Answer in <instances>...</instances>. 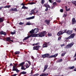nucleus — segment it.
<instances>
[{
  "mask_svg": "<svg viewBox=\"0 0 76 76\" xmlns=\"http://www.w3.org/2000/svg\"><path fill=\"white\" fill-rule=\"evenodd\" d=\"M28 9V7H26L25 6H23L21 8V9Z\"/></svg>",
  "mask_w": 76,
  "mask_h": 76,
  "instance_id": "nucleus-25",
  "label": "nucleus"
},
{
  "mask_svg": "<svg viewBox=\"0 0 76 76\" xmlns=\"http://www.w3.org/2000/svg\"><path fill=\"white\" fill-rule=\"evenodd\" d=\"M72 4H75V6H76V1H74L72 2Z\"/></svg>",
  "mask_w": 76,
  "mask_h": 76,
  "instance_id": "nucleus-38",
  "label": "nucleus"
},
{
  "mask_svg": "<svg viewBox=\"0 0 76 76\" xmlns=\"http://www.w3.org/2000/svg\"><path fill=\"white\" fill-rule=\"evenodd\" d=\"M45 11H47L48 10V8H46V9L45 10Z\"/></svg>",
  "mask_w": 76,
  "mask_h": 76,
  "instance_id": "nucleus-58",
  "label": "nucleus"
},
{
  "mask_svg": "<svg viewBox=\"0 0 76 76\" xmlns=\"http://www.w3.org/2000/svg\"><path fill=\"white\" fill-rule=\"evenodd\" d=\"M24 64H25V66H26V67L27 68L29 67V66L28 65V61H26L24 62Z\"/></svg>",
  "mask_w": 76,
  "mask_h": 76,
  "instance_id": "nucleus-6",
  "label": "nucleus"
},
{
  "mask_svg": "<svg viewBox=\"0 0 76 76\" xmlns=\"http://www.w3.org/2000/svg\"><path fill=\"white\" fill-rule=\"evenodd\" d=\"M48 75V73L46 74H42L41 75H40V76H47Z\"/></svg>",
  "mask_w": 76,
  "mask_h": 76,
  "instance_id": "nucleus-24",
  "label": "nucleus"
},
{
  "mask_svg": "<svg viewBox=\"0 0 76 76\" xmlns=\"http://www.w3.org/2000/svg\"><path fill=\"white\" fill-rule=\"evenodd\" d=\"M58 56V54L56 53L55 55H52L48 57L49 58H56V56Z\"/></svg>",
  "mask_w": 76,
  "mask_h": 76,
  "instance_id": "nucleus-9",
  "label": "nucleus"
},
{
  "mask_svg": "<svg viewBox=\"0 0 76 76\" xmlns=\"http://www.w3.org/2000/svg\"><path fill=\"white\" fill-rule=\"evenodd\" d=\"M45 22L46 23L47 25H48V21H47V20H45Z\"/></svg>",
  "mask_w": 76,
  "mask_h": 76,
  "instance_id": "nucleus-51",
  "label": "nucleus"
},
{
  "mask_svg": "<svg viewBox=\"0 0 76 76\" xmlns=\"http://www.w3.org/2000/svg\"><path fill=\"white\" fill-rule=\"evenodd\" d=\"M15 33H16V32H11V34L12 35H14V34H15Z\"/></svg>",
  "mask_w": 76,
  "mask_h": 76,
  "instance_id": "nucleus-42",
  "label": "nucleus"
},
{
  "mask_svg": "<svg viewBox=\"0 0 76 76\" xmlns=\"http://www.w3.org/2000/svg\"><path fill=\"white\" fill-rule=\"evenodd\" d=\"M10 39H11L10 37H7L6 38V40L7 41H9V42H10V44H11V42L10 41Z\"/></svg>",
  "mask_w": 76,
  "mask_h": 76,
  "instance_id": "nucleus-17",
  "label": "nucleus"
},
{
  "mask_svg": "<svg viewBox=\"0 0 76 76\" xmlns=\"http://www.w3.org/2000/svg\"><path fill=\"white\" fill-rule=\"evenodd\" d=\"M21 70H26V68H25V67L23 65L22 66L21 68Z\"/></svg>",
  "mask_w": 76,
  "mask_h": 76,
  "instance_id": "nucleus-26",
  "label": "nucleus"
},
{
  "mask_svg": "<svg viewBox=\"0 0 76 76\" xmlns=\"http://www.w3.org/2000/svg\"><path fill=\"white\" fill-rule=\"evenodd\" d=\"M74 68V66H72V67H69V68L70 69H73Z\"/></svg>",
  "mask_w": 76,
  "mask_h": 76,
  "instance_id": "nucleus-33",
  "label": "nucleus"
},
{
  "mask_svg": "<svg viewBox=\"0 0 76 76\" xmlns=\"http://www.w3.org/2000/svg\"><path fill=\"white\" fill-rule=\"evenodd\" d=\"M67 16V15L66 14H64V17H66Z\"/></svg>",
  "mask_w": 76,
  "mask_h": 76,
  "instance_id": "nucleus-54",
  "label": "nucleus"
},
{
  "mask_svg": "<svg viewBox=\"0 0 76 76\" xmlns=\"http://www.w3.org/2000/svg\"><path fill=\"white\" fill-rule=\"evenodd\" d=\"M63 11H64V10H63V9H61L60 10V12H63Z\"/></svg>",
  "mask_w": 76,
  "mask_h": 76,
  "instance_id": "nucleus-43",
  "label": "nucleus"
},
{
  "mask_svg": "<svg viewBox=\"0 0 76 76\" xmlns=\"http://www.w3.org/2000/svg\"><path fill=\"white\" fill-rule=\"evenodd\" d=\"M30 34H34V30L33 29H32L31 31H30Z\"/></svg>",
  "mask_w": 76,
  "mask_h": 76,
  "instance_id": "nucleus-29",
  "label": "nucleus"
},
{
  "mask_svg": "<svg viewBox=\"0 0 76 76\" xmlns=\"http://www.w3.org/2000/svg\"><path fill=\"white\" fill-rule=\"evenodd\" d=\"M48 44V43L47 42H45L44 43L43 45V47L44 48V47H47V45Z\"/></svg>",
  "mask_w": 76,
  "mask_h": 76,
  "instance_id": "nucleus-19",
  "label": "nucleus"
},
{
  "mask_svg": "<svg viewBox=\"0 0 76 76\" xmlns=\"http://www.w3.org/2000/svg\"><path fill=\"white\" fill-rule=\"evenodd\" d=\"M29 36H28L27 37H25L23 40V41H25V40H26V39H28V38H29Z\"/></svg>",
  "mask_w": 76,
  "mask_h": 76,
  "instance_id": "nucleus-28",
  "label": "nucleus"
},
{
  "mask_svg": "<svg viewBox=\"0 0 76 76\" xmlns=\"http://www.w3.org/2000/svg\"><path fill=\"white\" fill-rule=\"evenodd\" d=\"M34 18H35V16H33L31 17L27 18H26V19L27 20H31V19H34Z\"/></svg>",
  "mask_w": 76,
  "mask_h": 76,
  "instance_id": "nucleus-14",
  "label": "nucleus"
},
{
  "mask_svg": "<svg viewBox=\"0 0 76 76\" xmlns=\"http://www.w3.org/2000/svg\"><path fill=\"white\" fill-rule=\"evenodd\" d=\"M44 6L48 8V4H44Z\"/></svg>",
  "mask_w": 76,
  "mask_h": 76,
  "instance_id": "nucleus-31",
  "label": "nucleus"
},
{
  "mask_svg": "<svg viewBox=\"0 0 76 76\" xmlns=\"http://www.w3.org/2000/svg\"><path fill=\"white\" fill-rule=\"evenodd\" d=\"M60 46L61 47H63V46H65V45L64 44H63V45H61Z\"/></svg>",
  "mask_w": 76,
  "mask_h": 76,
  "instance_id": "nucleus-49",
  "label": "nucleus"
},
{
  "mask_svg": "<svg viewBox=\"0 0 76 76\" xmlns=\"http://www.w3.org/2000/svg\"><path fill=\"white\" fill-rule=\"evenodd\" d=\"M3 7H0V10H1V9H3Z\"/></svg>",
  "mask_w": 76,
  "mask_h": 76,
  "instance_id": "nucleus-57",
  "label": "nucleus"
},
{
  "mask_svg": "<svg viewBox=\"0 0 76 76\" xmlns=\"http://www.w3.org/2000/svg\"><path fill=\"white\" fill-rule=\"evenodd\" d=\"M45 34H46V32L43 31L41 33H39V34H37V35L38 37H44Z\"/></svg>",
  "mask_w": 76,
  "mask_h": 76,
  "instance_id": "nucleus-2",
  "label": "nucleus"
},
{
  "mask_svg": "<svg viewBox=\"0 0 76 76\" xmlns=\"http://www.w3.org/2000/svg\"><path fill=\"white\" fill-rule=\"evenodd\" d=\"M0 34L1 35H6V32L3 31H1L0 32Z\"/></svg>",
  "mask_w": 76,
  "mask_h": 76,
  "instance_id": "nucleus-16",
  "label": "nucleus"
},
{
  "mask_svg": "<svg viewBox=\"0 0 76 76\" xmlns=\"http://www.w3.org/2000/svg\"><path fill=\"white\" fill-rule=\"evenodd\" d=\"M10 66H13V64H12V63H11L10 65Z\"/></svg>",
  "mask_w": 76,
  "mask_h": 76,
  "instance_id": "nucleus-53",
  "label": "nucleus"
},
{
  "mask_svg": "<svg viewBox=\"0 0 76 76\" xmlns=\"http://www.w3.org/2000/svg\"><path fill=\"white\" fill-rule=\"evenodd\" d=\"M28 63L29 64V66H30L31 64V62H30V61H28Z\"/></svg>",
  "mask_w": 76,
  "mask_h": 76,
  "instance_id": "nucleus-45",
  "label": "nucleus"
},
{
  "mask_svg": "<svg viewBox=\"0 0 76 76\" xmlns=\"http://www.w3.org/2000/svg\"><path fill=\"white\" fill-rule=\"evenodd\" d=\"M53 7H52L51 9H53V8H54L55 7V6H56L57 5V4L56 2H53Z\"/></svg>",
  "mask_w": 76,
  "mask_h": 76,
  "instance_id": "nucleus-21",
  "label": "nucleus"
},
{
  "mask_svg": "<svg viewBox=\"0 0 76 76\" xmlns=\"http://www.w3.org/2000/svg\"><path fill=\"white\" fill-rule=\"evenodd\" d=\"M39 43H36V45H39Z\"/></svg>",
  "mask_w": 76,
  "mask_h": 76,
  "instance_id": "nucleus-56",
  "label": "nucleus"
},
{
  "mask_svg": "<svg viewBox=\"0 0 76 76\" xmlns=\"http://www.w3.org/2000/svg\"><path fill=\"white\" fill-rule=\"evenodd\" d=\"M20 4L21 5H22V6H23L25 5V4L24 3H22V4Z\"/></svg>",
  "mask_w": 76,
  "mask_h": 76,
  "instance_id": "nucleus-50",
  "label": "nucleus"
},
{
  "mask_svg": "<svg viewBox=\"0 0 76 76\" xmlns=\"http://www.w3.org/2000/svg\"><path fill=\"white\" fill-rule=\"evenodd\" d=\"M74 71H76V68L74 69Z\"/></svg>",
  "mask_w": 76,
  "mask_h": 76,
  "instance_id": "nucleus-64",
  "label": "nucleus"
},
{
  "mask_svg": "<svg viewBox=\"0 0 76 76\" xmlns=\"http://www.w3.org/2000/svg\"><path fill=\"white\" fill-rule=\"evenodd\" d=\"M50 7L49 6V5H48V8H50Z\"/></svg>",
  "mask_w": 76,
  "mask_h": 76,
  "instance_id": "nucleus-62",
  "label": "nucleus"
},
{
  "mask_svg": "<svg viewBox=\"0 0 76 76\" xmlns=\"http://www.w3.org/2000/svg\"><path fill=\"white\" fill-rule=\"evenodd\" d=\"M39 29L38 28H34V33H37L38 32V31Z\"/></svg>",
  "mask_w": 76,
  "mask_h": 76,
  "instance_id": "nucleus-20",
  "label": "nucleus"
},
{
  "mask_svg": "<svg viewBox=\"0 0 76 76\" xmlns=\"http://www.w3.org/2000/svg\"><path fill=\"white\" fill-rule=\"evenodd\" d=\"M30 36L31 37H38V34H33V33L31 34Z\"/></svg>",
  "mask_w": 76,
  "mask_h": 76,
  "instance_id": "nucleus-12",
  "label": "nucleus"
},
{
  "mask_svg": "<svg viewBox=\"0 0 76 76\" xmlns=\"http://www.w3.org/2000/svg\"><path fill=\"white\" fill-rule=\"evenodd\" d=\"M17 66H18V64L16 63V64H15V66H15L16 67Z\"/></svg>",
  "mask_w": 76,
  "mask_h": 76,
  "instance_id": "nucleus-52",
  "label": "nucleus"
},
{
  "mask_svg": "<svg viewBox=\"0 0 76 76\" xmlns=\"http://www.w3.org/2000/svg\"><path fill=\"white\" fill-rule=\"evenodd\" d=\"M17 67L16 68L15 66H13L12 68V71H16V72H19V70H18V69Z\"/></svg>",
  "mask_w": 76,
  "mask_h": 76,
  "instance_id": "nucleus-5",
  "label": "nucleus"
},
{
  "mask_svg": "<svg viewBox=\"0 0 76 76\" xmlns=\"http://www.w3.org/2000/svg\"><path fill=\"white\" fill-rule=\"evenodd\" d=\"M61 39V37H59V38H58V40L59 41H60Z\"/></svg>",
  "mask_w": 76,
  "mask_h": 76,
  "instance_id": "nucleus-48",
  "label": "nucleus"
},
{
  "mask_svg": "<svg viewBox=\"0 0 76 76\" xmlns=\"http://www.w3.org/2000/svg\"><path fill=\"white\" fill-rule=\"evenodd\" d=\"M35 3L33 2H31L30 4H35Z\"/></svg>",
  "mask_w": 76,
  "mask_h": 76,
  "instance_id": "nucleus-44",
  "label": "nucleus"
},
{
  "mask_svg": "<svg viewBox=\"0 0 76 76\" xmlns=\"http://www.w3.org/2000/svg\"><path fill=\"white\" fill-rule=\"evenodd\" d=\"M20 75H26V72H25L24 71H23V72H20Z\"/></svg>",
  "mask_w": 76,
  "mask_h": 76,
  "instance_id": "nucleus-22",
  "label": "nucleus"
},
{
  "mask_svg": "<svg viewBox=\"0 0 76 76\" xmlns=\"http://www.w3.org/2000/svg\"><path fill=\"white\" fill-rule=\"evenodd\" d=\"M41 0V3L42 4H44V3H45V1L44 0Z\"/></svg>",
  "mask_w": 76,
  "mask_h": 76,
  "instance_id": "nucleus-36",
  "label": "nucleus"
},
{
  "mask_svg": "<svg viewBox=\"0 0 76 76\" xmlns=\"http://www.w3.org/2000/svg\"><path fill=\"white\" fill-rule=\"evenodd\" d=\"M52 18H51L49 19L48 20V28H49V29L50 28H51V25L50 24V21L52 20Z\"/></svg>",
  "mask_w": 76,
  "mask_h": 76,
  "instance_id": "nucleus-7",
  "label": "nucleus"
},
{
  "mask_svg": "<svg viewBox=\"0 0 76 76\" xmlns=\"http://www.w3.org/2000/svg\"><path fill=\"white\" fill-rule=\"evenodd\" d=\"M38 75H39V74L37 73L36 74L33 75L32 76H38Z\"/></svg>",
  "mask_w": 76,
  "mask_h": 76,
  "instance_id": "nucleus-39",
  "label": "nucleus"
},
{
  "mask_svg": "<svg viewBox=\"0 0 76 76\" xmlns=\"http://www.w3.org/2000/svg\"><path fill=\"white\" fill-rule=\"evenodd\" d=\"M48 36L49 37H51L52 36V34L50 33H48Z\"/></svg>",
  "mask_w": 76,
  "mask_h": 76,
  "instance_id": "nucleus-35",
  "label": "nucleus"
},
{
  "mask_svg": "<svg viewBox=\"0 0 76 76\" xmlns=\"http://www.w3.org/2000/svg\"><path fill=\"white\" fill-rule=\"evenodd\" d=\"M26 25H31V23H27L26 24Z\"/></svg>",
  "mask_w": 76,
  "mask_h": 76,
  "instance_id": "nucleus-41",
  "label": "nucleus"
},
{
  "mask_svg": "<svg viewBox=\"0 0 76 76\" xmlns=\"http://www.w3.org/2000/svg\"><path fill=\"white\" fill-rule=\"evenodd\" d=\"M74 43H69V44L67 45L66 47V48H71L74 45Z\"/></svg>",
  "mask_w": 76,
  "mask_h": 76,
  "instance_id": "nucleus-8",
  "label": "nucleus"
},
{
  "mask_svg": "<svg viewBox=\"0 0 76 76\" xmlns=\"http://www.w3.org/2000/svg\"><path fill=\"white\" fill-rule=\"evenodd\" d=\"M66 54V53L65 52L64 53H63L61 54V56L62 57L64 56Z\"/></svg>",
  "mask_w": 76,
  "mask_h": 76,
  "instance_id": "nucleus-32",
  "label": "nucleus"
},
{
  "mask_svg": "<svg viewBox=\"0 0 76 76\" xmlns=\"http://www.w3.org/2000/svg\"><path fill=\"white\" fill-rule=\"evenodd\" d=\"M66 11H67V12H68V11H69V10H70V8H69L68 9H66Z\"/></svg>",
  "mask_w": 76,
  "mask_h": 76,
  "instance_id": "nucleus-47",
  "label": "nucleus"
},
{
  "mask_svg": "<svg viewBox=\"0 0 76 76\" xmlns=\"http://www.w3.org/2000/svg\"><path fill=\"white\" fill-rule=\"evenodd\" d=\"M76 24V20L75 18H73L72 20V24L74 25Z\"/></svg>",
  "mask_w": 76,
  "mask_h": 76,
  "instance_id": "nucleus-10",
  "label": "nucleus"
},
{
  "mask_svg": "<svg viewBox=\"0 0 76 76\" xmlns=\"http://www.w3.org/2000/svg\"><path fill=\"white\" fill-rule=\"evenodd\" d=\"M76 57V53H75V56H74V58H75Z\"/></svg>",
  "mask_w": 76,
  "mask_h": 76,
  "instance_id": "nucleus-59",
  "label": "nucleus"
},
{
  "mask_svg": "<svg viewBox=\"0 0 76 76\" xmlns=\"http://www.w3.org/2000/svg\"><path fill=\"white\" fill-rule=\"evenodd\" d=\"M4 20L1 18H0V23L1 22H3Z\"/></svg>",
  "mask_w": 76,
  "mask_h": 76,
  "instance_id": "nucleus-30",
  "label": "nucleus"
},
{
  "mask_svg": "<svg viewBox=\"0 0 76 76\" xmlns=\"http://www.w3.org/2000/svg\"><path fill=\"white\" fill-rule=\"evenodd\" d=\"M33 46H34V45H36V44H33Z\"/></svg>",
  "mask_w": 76,
  "mask_h": 76,
  "instance_id": "nucleus-61",
  "label": "nucleus"
},
{
  "mask_svg": "<svg viewBox=\"0 0 76 76\" xmlns=\"http://www.w3.org/2000/svg\"><path fill=\"white\" fill-rule=\"evenodd\" d=\"M19 53H20V51H17L15 53V54L16 55V54H19Z\"/></svg>",
  "mask_w": 76,
  "mask_h": 76,
  "instance_id": "nucleus-34",
  "label": "nucleus"
},
{
  "mask_svg": "<svg viewBox=\"0 0 76 76\" xmlns=\"http://www.w3.org/2000/svg\"><path fill=\"white\" fill-rule=\"evenodd\" d=\"M24 64V62H23L20 64H19L18 65V67H20V66L22 67V66H23Z\"/></svg>",
  "mask_w": 76,
  "mask_h": 76,
  "instance_id": "nucleus-18",
  "label": "nucleus"
},
{
  "mask_svg": "<svg viewBox=\"0 0 76 76\" xmlns=\"http://www.w3.org/2000/svg\"><path fill=\"white\" fill-rule=\"evenodd\" d=\"M65 7L66 10V9H67V6H65Z\"/></svg>",
  "mask_w": 76,
  "mask_h": 76,
  "instance_id": "nucleus-60",
  "label": "nucleus"
},
{
  "mask_svg": "<svg viewBox=\"0 0 76 76\" xmlns=\"http://www.w3.org/2000/svg\"><path fill=\"white\" fill-rule=\"evenodd\" d=\"M74 30L75 31V32H76V28H75Z\"/></svg>",
  "mask_w": 76,
  "mask_h": 76,
  "instance_id": "nucleus-63",
  "label": "nucleus"
},
{
  "mask_svg": "<svg viewBox=\"0 0 76 76\" xmlns=\"http://www.w3.org/2000/svg\"><path fill=\"white\" fill-rule=\"evenodd\" d=\"M11 7L10 5H7L6 6H5L4 8H10Z\"/></svg>",
  "mask_w": 76,
  "mask_h": 76,
  "instance_id": "nucleus-27",
  "label": "nucleus"
},
{
  "mask_svg": "<svg viewBox=\"0 0 76 76\" xmlns=\"http://www.w3.org/2000/svg\"><path fill=\"white\" fill-rule=\"evenodd\" d=\"M48 57V53L42 55V58H45V57Z\"/></svg>",
  "mask_w": 76,
  "mask_h": 76,
  "instance_id": "nucleus-13",
  "label": "nucleus"
},
{
  "mask_svg": "<svg viewBox=\"0 0 76 76\" xmlns=\"http://www.w3.org/2000/svg\"><path fill=\"white\" fill-rule=\"evenodd\" d=\"M19 24L20 25H23L24 23L20 22V23H19Z\"/></svg>",
  "mask_w": 76,
  "mask_h": 76,
  "instance_id": "nucleus-40",
  "label": "nucleus"
},
{
  "mask_svg": "<svg viewBox=\"0 0 76 76\" xmlns=\"http://www.w3.org/2000/svg\"><path fill=\"white\" fill-rule=\"evenodd\" d=\"M56 1L58 3H60L61 1L60 0H56Z\"/></svg>",
  "mask_w": 76,
  "mask_h": 76,
  "instance_id": "nucleus-46",
  "label": "nucleus"
},
{
  "mask_svg": "<svg viewBox=\"0 0 76 76\" xmlns=\"http://www.w3.org/2000/svg\"><path fill=\"white\" fill-rule=\"evenodd\" d=\"M18 10L16 8H12L10 10V11H12L13 12H18Z\"/></svg>",
  "mask_w": 76,
  "mask_h": 76,
  "instance_id": "nucleus-11",
  "label": "nucleus"
},
{
  "mask_svg": "<svg viewBox=\"0 0 76 76\" xmlns=\"http://www.w3.org/2000/svg\"><path fill=\"white\" fill-rule=\"evenodd\" d=\"M75 33H73L72 34L67 37L66 38V40L69 39H73L74 37L75 36Z\"/></svg>",
  "mask_w": 76,
  "mask_h": 76,
  "instance_id": "nucleus-3",
  "label": "nucleus"
},
{
  "mask_svg": "<svg viewBox=\"0 0 76 76\" xmlns=\"http://www.w3.org/2000/svg\"><path fill=\"white\" fill-rule=\"evenodd\" d=\"M34 10H32L31 11V13H30L29 14L30 15H33L35 13V11H34Z\"/></svg>",
  "mask_w": 76,
  "mask_h": 76,
  "instance_id": "nucleus-15",
  "label": "nucleus"
},
{
  "mask_svg": "<svg viewBox=\"0 0 76 76\" xmlns=\"http://www.w3.org/2000/svg\"><path fill=\"white\" fill-rule=\"evenodd\" d=\"M67 29L63 30L62 31H59L58 34H57V35L59 36L60 35H62L64 34V33H66L70 35L71 34L72 31L68 30L67 31Z\"/></svg>",
  "mask_w": 76,
  "mask_h": 76,
  "instance_id": "nucleus-1",
  "label": "nucleus"
},
{
  "mask_svg": "<svg viewBox=\"0 0 76 76\" xmlns=\"http://www.w3.org/2000/svg\"><path fill=\"white\" fill-rule=\"evenodd\" d=\"M62 61V59H59V60H58V62H61Z\"/></svg>",
  "mask_w": 76,
  "mask_h": 76,
  "instance_id": "nucleus-37",
  "label": "nucleus"
},
{
  "mask_svg": "<svg viewBox=\"0 0 76 76\" xmlns=\"http://www.w3.org/2000/svg\"><path fill=\"white\" fill-rule=\"evenodd\" d=\"M31 58L32 59H34V56H32L31 57Z\"/></svg>",
  "mask_w": 76,
  "mask_h": 76,
  "instance_id": "nucleus-55",
  "label": "nucleus"
},
{
  "mask_svg": "<svg viewBox=\"0 0 76 76\" xmlns=\"http://www.w3.org/2000/svg\"><path fill=\"white\" fill-rule=\"evenodd\" d=\"M40 47H41V46L39 45L35 46L33 47V50H37L38 51L39 49V48Z\"/></svg>",
  "mask_w": 76,
  "mask_h": 76,
  "instance_id": "nucleus-4",
  "label": "nucleus"
},
{
  "mask_svg": "<svg viewBox=\"0 0 76 76\" xmlns=\"http://www.w3.org/2000/svg\"><path fill=\"white\" fill-rule=\"evenodd\" d=\"M47 67H48V66L47 65H46L44 67V69L43 70V72H44L45 70H47Z\"/></svg>",
  "mask_w": 76,
  "mask_h": 76,
  "instance_id": "nucleus-23",
  "label": "nucleus"
}]
</instances>
